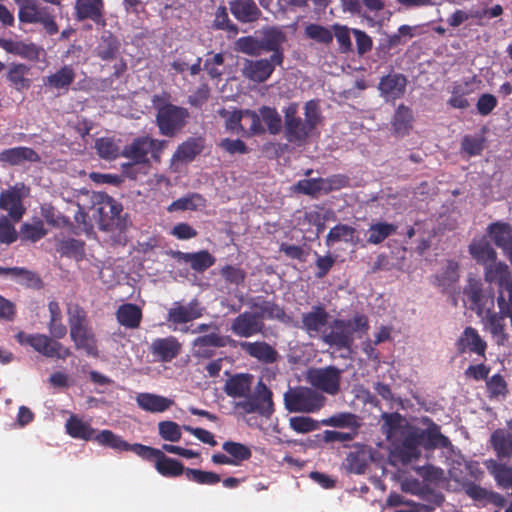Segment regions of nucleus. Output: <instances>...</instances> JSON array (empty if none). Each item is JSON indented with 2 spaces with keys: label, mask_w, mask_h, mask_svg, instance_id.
<instances>
[{
  "label": "nucleus",
  "mask_w": 512,
  "mask_h": 512,
  "mask_svg": "<svg viewBox=\"0 0 512 512\" xmlns=\"http://www.w3.org/2000/svg\"><path fill=\"white\" fill-rule=\"evenodd\" d=\"M70 338L77 350H83L88 356L98 357L97 339L89 325L87 312L77 303L67 305Z\"/></svg>",
  "instance_id": "obj_6"
},
{
  "label": "nucleus",
  "mask_w": 512,
  "mask_h": 512,
  "mask_svg": "<svg viewBox=\"0 0 512 512\" xmlns=\"http://www.w3.org/2000/svg\"><path fill=\"white\" fill-rule=\"evenodd\" d=\"M290 427L297 433L305 434L318 429V422L308 416H295L289 420Z\"/></svg>",
  "instance_id": "obj_60"
},
{
  "label": "nucleus",
  "mask_w": 512,
  "mask_h": 512,
  "mask_svg": "<svg viewBox=\"0 0 512 512\" xmlns=\"http://www.w3.org/2000/svg\"><path fill=\"white\" fill-rule=\"evenodd\" d=\"M305 33L307 37L320 43H329L333 39V33L329 29L317 24L308 25Z\"/></svg>",
  "instance_id": "obj_62"
},
{
  "label": "nucleus",
  "mask_w": 512,
  "mask_h": 512,
  "mask_svg": "<svg viewBox=\"0 0 512 512\" xmlns=\"http://www.w3.org/2000/svg\"><path fill=\"white\" fill-rule=\"evenodd\" d=\"M482 319L483 327L485 331L492 335V338L498 345H503L508 340V334L506 333V319L511 321V317L501 311L499 313L492 311V308L483 311L482 315H478Z\"/></svg>",
  "instance_id": "obj_16"
},
{
  "label": "nucleus",
  "mask_w": 512,
  "mask_h": 512,
  "mask_svg": "<svg viewBox=\"0 0 512 512\" xmlns=\"http://www.w3.org/2000/svg\"><path fill=\"white\" fill-rule=\"evenodd\" d=\"M95 441L101 446L109 447L118 452L131 451L139 457H141L144 452L139 448L146 447V445L140 443L129 444L121 436L116 435L111 430H102L96 434Z\"/></svg>",
  "instance_id": "obj_25"
},
{
  "label": "nucleus",
  "mask_w": 512,
  "mask_h": 512,
  "mask_svg": "<svg viewBox=\"0 0 512 512\" xmlns=\"http://www.w3.org/2000/svg\"><path fill=\"white\" fill-rule=\"evenodd\" d=\"M297 103H289L284 109V136L285 139L295 145H302L312 135L321 121L319 104L315 100L306 102L304 106L305 119L299 115Z\"/></svg>",
  "instance_id": "obj_3"
},
{
  "label": "nucleus",
  "mask_w": 512,
  "mask_h": 512,
  "mask_svg": "<svg viewBox=\"0 0 512 512\" xmlns=\"http://www.w3.org/2000/svg\"><path fill=\"white\" fill-rule=\"evenodd\" d=\"M181 343L174 336L156 338L152 341L149 351L161 362H170L181 352Z\"/></svg>",
  "instance_id": "obj_22"
},
{
  "label": "nucleus",
  "mask_w": 512,
  "mask_h": 512,
  "mask_svg": "<svg viewBox=\"0 0 512 512\" xmlns=\"http://www.w3.org/2000/svg\"><path fill=\"white\" fill-rule=\"evenodd\" d=\"M47 230L42 220H36L33 223H24L20 229V235L23 240L36 242L46 236Z\"/></svg>",
  "instance_id": "obj_54"
},
{
  "label": "nucleus",
  "mask_w": 512,
  "mask_h": 512,
  "mask_svg": "<svg viewBox=\"0 0 512 512\" xmlns=\"http://www.w3.org/2000/svg\"><path fill=\"white\" fill-rule=\"evenodd\" d=\"M485 466L494 477L499 487L503 489L512 487V467L498 463L493 459L487 460Z\"/></svg>",
  "instance_id": "obj_42"
},
{
  "label": "nucleus",
  "mask_w": 512,
  "mask_h": 512,
  "mask_svg": "<svg viewBox=\"0 0 512 512\" xmlns=\"http://www.w3.org/2000/svg\"><path fill=\"white\" fill-rule=\"evenodd\" d=\"M189 112L186 108L171 103L157 107L156 123L160 134L175 136L187 123Z\"/></svg>",
  "instance_id": "obj_11"
},
{
  "label": "nucleus",
  "mask_w": 512,
  "mask_h": 512,
  "mask_svg": "<svg viewBox=\"0 0 512 512\" xmlns=\"http://www.w3.org/2000/svg\"><path fill=\"white\" fill-rule=\"evenodd\" d=\"M136 402L142 410L151 413L164 412L173 404L171 399L152 393H139Z\"/></svg>",
  "instance_id": "obj_36"
},
{
  "label": "nucleus",
  "mask_w": 512,
  "mask_h": 512,
  "mask_svg": "<svg viewBox=\"0 0 512 512\" xmlns=\"http://www.w3.org/2000/svg\"><path fill=\"white\" fill-rule=\"evenodd\" d=\"M0 47L7 53L19 56L32 62L39 61L40 55L44 52L41 46H38L33 42H25L11 38H0Z\"/></svg>",
  "instance_id": "obj_20"
},
{
  "label": "nucleus",
  "mask_w": 512,
  "mask_h": 512,
  "mask_svg": "<svg viewBox=\"0 0 512 512\" xmlns=\"http://www.w3.org/2000/svg\"><path fill=\"white\" fill-rule=\"evenodd\" d=\"M397 230V226L387 222H377L372 224L368 229V243L380 244L386 238L393 235Z\"/></svg>",
  "instance_id": "obj_50"
},
{
  "label": "nucleus",
  "mask_w": 512,
  "mask_h": 512,
  "mask_svg": "<svg viewBox=\"0 0 512 512\" xmlns=\"http://www.w3.org/2000/svg\"><path fill=\"white\" fill-rule=\"evenodd\" d=\"M458 349L461 352H472L479 356H484L487 344L481 338L476 329L467 327L461 334L457 342Z\"/></svg>",
  "instance_id": "obj_30"
},
{
  "label": "nucleus",
  "mask_w": 512,
  "mask_h": 512,
  "mask_svg": "<svg viewBox=\"0 0 512 512\" xmlns=\"http://www.w3.org/2000/svg\"><path fill=\"white\" fill-rule=\"evenodd\" d=\"M325 397L312 388L290 387L284 393L285 408L289 412L314 413L325 404Z\"/></svg>",
  "instance_id": "obj_9"
},
{
  "label": "nucleus",
  "mask_w": 512,
  "mask_h": 512,
  "mask_svg": "<svg viewBox=\"0 0 512 512\" xmlns=\"http://www.w3.org/2000/svg\"><path fill=\"white\" fill-rule=\"evenodd\" d=\"M490 442L499 458L512 455V418L507 421V429H497L492 433Z\"/></svg>",
  "instance_id": "obj_29"
},
{
  "label": "nucleus",
  "mask_w": 512,
  "mask_h": 512,
  "mask_svg": "<svg viewBox=\"0 0 512 512\" xmlns=\"http://www.w3.org/2000/svg\"><path fill=\"white\" fill-rule=\"evenodd\" d=\"M466 494L475 501H478L482 506L491 503L497 507H502L506 503V499L499 493L487 490L474 483L465 486Z\"/></svg>",
  "instance_id": "obj_35"
},
{
  "label": "nucleus",
  "mask_w": 512,
  "mask_h": 512,
  "mask_svg": "<svg viewBox=\"0 0 512 512\" xmlns=\"http://www.w3.org/2000/svg\"><path fill=\"white\" fill-rule=\"evenodd\" d=\"M95 148L102 159L114 160L120 155V148L113 138L102 137L97 139Z\"/></svg>",
  "instance_id": "obj_52"
},
{
  "label": "nucleus",
  "mask_w": 512,
  "mask_h": 512,
  "mask_svg": "<svg viewBox=\"0 0 512 512\" xmlns=\"http://www.w3.org/2000/svg\"><path fill=\"white\" fill-rule=\"evenodd\" d=\"M464 295L471 302V308L477 315H482L483 311L494 307V298L491 292L484 291L482 283L478 279L470 278L464 289Z\"/></svg>",
  "instance_id": "obj_18"
},
{
  "label": "nucleus",
  "mask_w": 512,
  "mask_h": 512,
  "mask_svg": "<svg viewBox=\"0 0 512 512\" xmlns=\"http://www.w3.org/2000/svg\"><path fill=\"white\" fill-rule=\"evenodd\" d=\"M251 451L244 444L226 441V465H240L242 461L249 459Z\"/></svg>",
  "instance_id": "obj_48"
},
{
  "label": "nucleus",
  "mask_w": 512,
  "mask_h": 512,
  "mask_svg": "<svg viewBox=\"0 0 512 512\" xmlns=\"http://www.w3.org/2000/svg\"><path fill=\"white\" fill-rule=\"evenodd\" d=\"M469 251L472 257L482 265L496 260L495 250L484 238L474 240L469 246Z\"/></svg>",
  "instance_id": "obj_43"
},
{
  "label": "nucleus",
  "mask_w": 512,
  "mask_h": 512,
  "mask_svg": "<svg viewBox=\"0 0 512 512\" xmlns=\"http://www.w3.org/2000/svg\"><path fill=\"white\" fill-rule=\"evenodd\" d=\"M283 61L282 52H276L269 59L248 60L243 67V74L254 82L266 81L275 69Z\"/></svg>",
  "instance_id": "obj_15"
},
{
  "label": "nucleus",
  "mask_w": 512,
  "mask_h": 512,
  "mask_svg": "<svg viewBox=\"0 0 512 512\" xmlns=\"http://www.w3.org/2000/svg\"><path fill=\"white\" fill-rule=\"evenodd\" d=\"M367 464L368 455L363 450L350 452L343 463L345 469L354 474L364 473Z\"/></svg>",
  "instance_id": "obj_51"
},
{
  "label": "nucleus",
  "mask_w": 512,
  "mask_h": 512,
  "mask_svg": "<svg viewBox=\"0 0 512 512\" xmlns=\"http://www.w3.org/2000/svg\"><path fill=\"white\" fill-rule=\"evenodd\" d=\"M263 327L259 315L253 310L238 315L231 325V330L237 336L248 338L261 332Z\"/></svg>",
  "instance_id": "obj_23"
},
{
  "label": "nucleus",
  "mask_w": 512,
  "mask_h": 512,
  "mask_svg": "<svg viewBox=\"0 0 512 512\" xmlns=\"http://www.w3.org/2000/svg\"><path fill=\"white\" fill-rule=\"evenodd\" d=\"M115 315L118 323L128 329L138 328L143 317L141 308L132 303L120 305Z\"/></svg>",
  "instance_id": "obj_34"
},
{
  "label": "nucleus",
  "mask_w": 512,
  "mask_h": 512,
  "mask_svg": "<svg viewBox=\"0 0 512 512\" xmlns=\"http://www.w3.org/2000/svg\"><path fill=\"white\" fill-rule=\"evenodd\" d=\"M40 155L30 147L18 146L0 151V163L9 166H21L26 162L39 163Z\"/></svg>",
  "instance_id": "obj_24"
},
{
  "label": "nucleus",
  "mask_w": 512,
  "mask_h": 512,
  "mask_svg": "<svg viewBox=\"0 0 512 512\" xmlns=\"http://www.w3.org/2000/svg\"><path fill=\"white\" fill-rule=\"evenodd\" d=\"M16 270L14 279L19 280L21 284L34 289L43 287V281L36 273L22 267H17Z\"/></svg>",
  "instance_id": "obj_61"
},
{
  "label": "nucleus",
  "mask_w": 512,
  "mask_h": 512,
  "mask_svg": "<svg viewBox=\"0 0 512 512\" xmlns=\"http://www.w3.org/2000/svg\"><path fill=\"white\" fill-rule=\"evenodd\" d=\"M205 148V139L203 137H189L178 145L172 155V164H188L199 156Z\"/></svg>",
  "instance_id": "obj_21"
},
{
  "label": "nucleus",
  "mask_w": 512,
  "mask_h": 512,
  "mask_svg": "<svg viewBox=\"0 0 512 512\" xmlns=\"http://www.w3.org/2000/svg\"><path fill=\"white\" fill-rule=\"evenodd\" d=\"M462 150L469 156H476L483 150V138L478 136H465L461 143Z\"/></svg>",
  "instance_id": "obj_63"
},
{
  "label": "nucleus",
  "mask_w": 512,
  "mask_h": 512,
  "mask_svg": "<svg viewBox=\"0 0 512 512\" xmlns=\"http://www.w3.org/2000/svg\"><path fill=\"white\" fill-rule=\"evenodd\" d=\"M205 206V199L197 193H191L173 201L169 207V212L197 210Z\"/></svg>",
  "instance_id": "obj_49"
},
{
  "label": "nucleus",
  "mask_w": 512,
  "mask_h": 512,
  "mask_svg": "<svg viewBox=\"0 0 512 512\" xmlns=\"http://www.w3.org/2000/svg\"><path fill=\"white\" fill-rule=\"evenodd\" d=\"M76 73L71 65H64L55 73L50 74L44 79V84L54 89L68 90L74 82Z\"/></svg>",
  "instance_id": "obj_39"
},
{
  "label": "nucleus",
  "mask_w": 512,
  "mask_h": 512,
  "mask_svg": "<svg viewBox=\"0 0 512 512\" xmlns=\"http://www.w3.org/2000/svg\"><path fill=\"white\" fill-rule=\"evenodd\" d=\"M119 49L120 42L114 35L109 33L101 37V41L96 48V55L104 61L113 60L116 58Z\"/></svg>",
  "instance_id": "obj_47"
},
{
  "label": "nucleus",
  "mask_w": 512,
  "mask_h": 512,
  "mask_svg": "<svg viewBox=\"0 0 512 512\" xmlns=\"http://www.w3.org/2000/svg\"><path fill=\"white\" fill-rule=\"evenodd\" d=\"M160 437L165 441L178 442L182 433L180 426L174 421H161L158 423Z\"/></svg>",
  "instance_id": "obj_57"
},
{
  "label": "nucleus",
  "mask_w": 512,
  "mask_h": 512,
  "mask_svg": "<svg viewBox=\"0 0 512 512\" xmlns=\"http://www.w3.org/2000/svg\"><path fill=\"white\" fill-rule=\"evenodd\" d=\"M85 243L81 240L68 238L58 241L56 250L61 256L73 258L77 261L82 260L85 255Z\"/></svg>",
  "instance_id": "obj_45"
},
{
  "label": "nucleus",
  "mask_w": 512,
  "mask_h": 512,
  "mask_svg": "<svg viewBox=\"0 0 512 512\" xmlns=\"http://www.w3.org/2000/svg\"><path fill=\"white\" fill-rule=\"evenodd\" d=\"M369 329L365 315L356 314L351 319H335L329 331L322 335L323 341L337 348L350 350L355 338H361Z\"/></svg>",
  "instance_id": "obj_7"
},
{
  "label": "nucleus",
  "mask_w": 512,
  "mask_h": 512,
  "mask_svg": "<svg viewBox=\"0 0 512 512\" xmlns=\"http://www.w3.org/2000/svg\"><path fill=\"white\" fill-rule=\"evenodd\" d=\"M201 316L202 309L198 301L194 299L187 305H181L176 302L168 311L167 321L174 324H182L193 321Z\"/></svg>",
  "instance_id": "obj_27"
},
{
  "label": "nucleus",
  "mask_w": 512,
  "mask_h": 512,
  "mask_svg": "<svg viewBox=\"0 0 512 512\" xmlns=\"http://www.w3.org/2000/svg\"><path fill=\"white\" fill-rule=\"evenodd\" d=\"M329 314L322 306H313L302 315V328L310 337L320 334L328 323Z\"/></svg>",
  "instance_id": "obj_26"
},
{
  "label": "nucleus",
  "mask_w": 512,
  "mask_h": 512,
  "mask_svg": "<svg viewBox=\"0 0 512 512\" xmlns=\"http://www.w3.org/2000/svg\"><path fill=\"white\" fill-rule=\"evenodd\" d=\"M284 40L285 36L279 29L268 28L263 31L262 47L273 53L281 52L279 48Z\"/></svg>",
  "instance_id": "obj_55"
},
{
  "label": "nucleus",
  "mask_w": 512,
  "mask_h": 512,
  "mask_svg": "<svg viewBox=\"0 0 512 512\" xmlns=\"http://www.w3.org/2000/svg\"><path fill=\"white\" fill-rule=\"evenodd\" d=\"M232 14L242 22H252L260 14L253 0H234L230 3Z\"/></svg>",
  "instance_id": "obj_41"
},
{
  "label": "nucleus",
  "mask_w": 512,
  "mask_h": 512,
  "mask_svg": "<svg viewBox=\"0 0 512 512\" xmlns=\"http://www.w3.org/2000/svg\"><path fill=\"white\" fill-rule=\"evenodd\" d=\"M382 433L391 443V455L402 464L410 463L421 456L425 449L445 448L450 445L447 437L441 434L439 426L431 423L426 429L408 424L399 413L382 415Z\"/></svg>",
  "instance_id": "obj_1"
},
{
  "label": "nucleus",
  "mask_w": 512,
  "mask_h": 512,
  "mask_svg": "<svg viewBox=\"0 0 512 512\" xmlns=\"http://www.w3.org/2000/svg\"><path fill=\"white\" fill-rule=\"evenodd\" d=\"M29 72L30 67L28 65L12 63L8 67L6 79L15 90L22 92L31 87V80L27 77Z\"/></svg>",
  "instance_id": "obj_33"
},
{
  "label": "nucleus",
  "mask_w": 512,
  "mask_h": 512,
  "mask_svg": "<svg viewBox=\"0 0 512 512\" xmlns=\"http://www.w3.org/2000/svg\"><path fill=\"white\" fill-rule=\"evenodd\" d=\"M407 86V78L401 73L392 72L381 77L378 90L386 101L394 102L404 96Z\"/></svg>",
  "instance_id": "obj_19"
},
{
  "label": "nucleus",
  "mask_w": 512,
  "mask_h": 512,
  "mask_svg": "<svg viewBox=\"0 0 512 512\" xmlns=\"http://www.w3.org/2000/svg\"><path fill=\"white\" fill-rule=\"evenodd\" d=\"M256 314L259 315V318L263 322V319H281L285 316V313L282 308L278 305L269 302L263 301L261 304L256 305L254 308Z\"/></svg>",
  "instance_id": "obj_58"
},
{
  "label": "nucleus",
  "mask_w": 512,
  "mask_h": 512,
  "mask_svg": "<svg viewBox=\"0 0 512 512\" xmlns=\"http://www.w3.org/2000/svg\"><path fill=\"white\" fill-rule=\"evenodd\" d=\"M488 234L493 242L500 247L512 264V228L502 222H496L488 227Z\"/></svg>",
  "instance_id": "obj_28"
},
{
  "label": "nucleus",
  "mask_w": 512,
  "mask_h": 512,
  "mask_svg": "<svg viewBox=\"0 0 512 512\" xmlns=\"http://www.w3.org/2000/svg\"><path fill=\"white\" fill-rule=\"evenodd\" d=\"M263 122L268 131L276 135L282 130V120L276 109L271 107H262L259 112L249 110L232 111L229 121L226 122V129L231 130H249L251 133H263L265 131Z\"/></svg>",
  "instance_id": "obj_5"
},
{
  "label": "nucleus",
  "mask_w": 512,
  "mask_h": 512,
  "mask_svg": "<svg viewBox=\"0 0 512 512\" xmlns=\"http://www.w3.org/2000/svg\"><path fill=\"white\" fill-rule=\"evenodd\" d=\"M176 257L179 261L189 264L197 272H203L215 263V258L206 250L194 253L178 251Z\"/></svg>",
  "instance_id": "obj_32"
},
{
  "label": "nucleus",
  "mask_w": 512,
  "mask_h": 512,
  "mask_svg": "<svg viewBox=\"0 0 512 512\" xmlns=\"http://www.w3.org/2000/svg\"><path fill=\"white\" fill-rule=\"evenodd\" d=\"M322 424L331 427H347L353 430L359 427L358 418L352 413H338L329 417L328 419L322 420Z\"/></svg>",
  "instance_id": "obj_53"
},
{
  "label": "nucleus",
  "mask_w": 512,
  "mask_h": 512,
  "mask_svg": "<svg viewBox=\"0 0 512 512\" xmlns=\"http://www.w3.org/2000/svg\"><path fill=\"white\" fill-rule=\"evenodd\" d=\"M19 5L18 18L22 23L35 24L46 8L39 9L36 0H15Z\"/></svg>",
  "instance_id": "obj_46"
},
{
  "label": "nucleus",
  "mask_w": 512,
  "mask_h": 512,
  "mask_svg": "<svg viewBox=\"0 0 512 512\" xmlns=\"http://www.w3.org/2000/svg\"><path fill=\"white\" fill-rule=\"evenodd\" d=\"M339 242L356 245L359 242V238L355 228L346 224H338L331 228L326 236V245L332 247Z\"/></svg>",
  "instance_id": "obj_37"
},
{
  "label": "nucleus",
  "mask_w": 512,
  "mask_h": 512,
  "mask_svg": "<svg viewBox=\"0 0 512 512\" xmlns=\"http://www.w3.org/2000/svg\"><path fill=\"white\" fill-rule=\"evenodd\" d=\"M167 145V141L150 138L149 136H141L133 139L126 145L122 151V156L133 160L136 164H144L148 162V154L155 161H160L161 154Z\"/></svg>",
  "instance_id": "obj_10"
},
{
  "label": "nucleus",
  "mask_w": 512,
  "mask_h": 512,
  "mask_svg": "<svg viewBox=\"0 0 512 512\" xmlns=\"http://www.w3.org/2000/svg\"><path fill=\"white\" fill-rule=\"evenodd\" d=\"M253 376L236 374L226 380V394L233 396L230 401L231 413L236 417L245 418L250 414H258L269 418L274 412L272 392L260 380L250 395Z\"/></svg>",
  "instance_id": "obj_2"
},
{
  "label": "nucleus",
  "mask_w": 512,
  "mask_h": 512,
  "mask_svg": "<svg viewBox=\"0 0 512 512\" xmlns=\"http://www.w3.org/2000/svg\"><path fill=\"white\" fill-rule=\"evenodd\" d=\"M185 476L189 481L204 485H214L221 481L217 473L192 468H186Z\"/></svg>",
  "instance_id": "obj_56"
},
{
  "label": "nucleus",
  "mask_w": 512,
  "mask_h": 512,
  "mask_svg": "<svg viewBox=\"0 0 512 512\" xmlns=\"http://www.w3.org/2000/svg\"><path fill=\"white\" fill-rule=\"evenodd\" d=\"M413 115L409 107L401 104L397 107L392 118L391 124L393 130L398 135H405L412 127Z\"/></svg>",
  "instance_id": "obj_44"
},
{
  "label": "nucleus",
  "mask_w": 512,
  "mask_h": 512,
  "mask_svg": "<svg viewBox=\"0 0 512 512\" xmlns=\"http://www.w3.org/2000/svg\"><path fill=\"white\" fill-rule=\"evenodd\" d=\"M96 212L98 213V224L102 230H124L128 225L126 215H122L123 206L110 196H106L99 203Z\"/></svg>",
  "instance_id": "obj_12"
},
{
  "label": "nucleus",
  "mask_w": 512,
  "mask_h": 512,
  "mask_svg": "<svg viewBox=\"0 0 512 512\" xmlns=\"http://www.w3.org/2000/svg\"><path fill=\"white\" fill-rule=\"evenodd\" d=\"M48 330L50 336L40 333L27 334L21 331L17 333L16 339L20 344L31 346L36 352L47 358L65 360L71 356L70 348L58 341L67 334V327L63 324L62 319L49 320Z\"/></svg>",
  "instance_id": "obj_4"
},
{
  "label": "nucleus",
  "mask_w": 512,
  "mask_h": 512,
  "mask_svg": "<svg viewBox=\"0 0 512 512\" xmlns=\"http://www.w3.org/2000/svg\"><path fill=\"white\" fill-rule=\"evenodd\" d=\"M485 280L499 285L498 307L511 317L512 327V278L506 264L496 260L484 265Z\"/></svg>",
  "instance_id": "obj_8"
},
{
  "label": "nucleus",
  "mask_w": 512,
  "mask_h": 512,
  "mask_svg": "<svg viewBox=\"0 0 512 512\" xmlns=\"http://www.w3.org/2000/svg\"><path fill=\"white\" fill-rule=\"evenodd\" d=\"M0 208L8 211L14 221H19L24 214L21 197L14 190L3 191L0 194Z\"/></svg>",
  "instance_id": "obj_40"
},
{
  "label": "nucleus",
  "mask_w": 512,
  "mask_h": 512,
  "mask_svg": "<svg viewBox=\"0 0 512 512\" xmlns=\"http://www.w3.org/2000/svg\"><path fill=\"white\" fill-rule=\"evenodd\" d=\"M240 347L248 355L264 363H273L278 357L277 351L266 342H241Z\"/></svg>",
  "instance_id": "obj_31"
},
{
  "label": "nucleus",
  "mask_w": 512,
  "mask_h": 512,
  "mask_svg": "<svg viewBox=\"0 0 512 512\" xmlns=\"http://www.w3.org/2000/svg\"><path fill=\"white\" fill-rule=\"evenodd\" d=\"M66 432L74 439L84 441L95 440L96 430L87 422L82 421L76 415H71L65 424Z\"/></svg>",
  "instance_id": "obj_38"
},
{
  "label": "nucleus",
  "mask_w": 512,
  "mask_h": 512,
  "mask_svg": "<svg viewBox=\"0 0 512 512\" xmlns=\"http://www.w3.org/2000/svg\"><path fill=\"white\" fill-rule=\"evenodd\" d=\"M324 183L323 178L304 179L298 181L295 187L303 194L315 196L324 193Z\"/></svg>",
  "instance_id": "obj_59"
},
{
  "label": "nucleus",
  "mask_w": 512,
  "mask_h": 512,
  "mask_svg": "<svg viewBox=\"0 0 512 512\" xmlns=\"http://www.w3.org/2000/svg\"><path fill=\"white\" fill-rule=\"evenodd\" d=\"M17 240L15 227L6 217L0 218V243L11 244Z\"/></svg>",
  "instance_id": "obj_64"
},
{
  "label": "nucleus",
  "mask_w": 512,
  "mask_h": 512,
  "mask_svg": "<svg viewBox=\"0 0 512 512\" xmlns=\"http://www.w3.org/2000/svg\"><path fill=\"white\" fill-rule=\"evenodd\" d=\"M105 4L103 0H75L74 17L82 22L91 20L96 25L105 26Z\"/></svg>",
  "instance_id": "obj_17"
},
{
  "label": "nucleus",
  "mask_w": 512,
  "mask_h": 512,
  "mask_svg": "<svg viewBox=\"0 0 512 512\" xmlns=\"http://www.w3.org/2000/svg\"><path fill=\"white\" fill-rule=\"evenodd\" d=\"M139 449L144 451L141 458L155 461V469L160 475L175 478L185 474L186 468L184 465L180 461L166 456L162 450L150 446Z\"/></svg>",
  "instance_id": "obj_13"
},
{
  "label": "nucleus",
  "mask_w": 512,
  "mask_h": 512,
  "mask_svg": "<svg viewBox=\"0 0 512 512\" xmlns=\"http://www.w3.org/2000/svg\"><path fill=\"white\" fill-rule=\"evenodd\" d=\"M307 379L316 389L329 395H336L340 390L341 370L334 366L312 369Z\"/></svg>",
  "instance_id": "obj_14"
}]
</instances>
